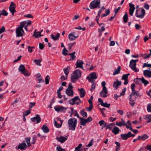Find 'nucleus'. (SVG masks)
<instances>
[{
	"label": "nucleus",
	"mask_w": 151,
	"mask_h": 151,
	"mask_svg": "<svg viewBox=\"0 0 151 151\" xmlns=\"http://www.w3.org/2000/svg\"><path fill=\"white\" fill-rule=\"evenodd\" d=\"M90 106L89 107H86V109L88 111H90L93 109V104H89Z\"/></svg>",
	"instance_id": "8fccbe9b"
},
{
	"label": "nucleus",
	"mask_w": 151,
	"mask_h": 151,
	"mask_svg": "<svg viewBox=\"0 0 151 151\" xmlns=\"http://www.w3.org/2000/svg\"><path fill=\"white\" fill-rule=\"evenodd\" d=\"M70 70V68L69 67H67L66 68L63 69V70L66 76V77H68V75L69 74Z\"/></svg>",
	"instance_id": "c756f323"
},
{
	"label": "nucleus",
	"mask_w": 151,
	"mask_h": 151,
	"mask_svg": "<svg viewBox=\"0 0 151 151\" xmlns=\"http://www.w3.org/2000/svg\"><path fill=\"white\" fill-rule=\"evenodd\" d=\"M50 77L49 76H47L45 78V84H48L49 83V80L50 79Z\"/></svg>",
	"instance_id": "bf43d9fd"
},
{
	"label": "nucleus",
	"mask_w": 151,
	"mask_h": 151,
	"mask_svg": "<svg viewBox=\"0 0 151 151\" xmlns=\"http://www.w3.org/2000/svg\"><path fill=\"white\" fill-rule=\"evenodd\" d=\"M16 33L17 37H22L23 36V34L24 33V31L23 29L18 27L16 29Z\"/></svg>",
	"instance_id": "f8f14e48"
},
{
	"label": "nucleus",
	"mask_w": 151,
	"mask_h": 151,
	"mask_svg": "<svg viewBox=\"0 0 151 151\" xmlns=\"http://www.w3.org/2000/svg\"><path fill=\"white\" fill-rule=\"evenodd\" d=\"M26 70L24 66L23 65H20L19 68V70L21 73H22L23 71Z\"/></svg>",
	"instance_id": "e433bc0d"
},
{
	"label": "nucleus",
	"mask_w": 151,
	"mask_h": 151,
	"mask_svg": "<svg viewBox=\"0 0 151 151\" xmlns=\"http://www.w3.org/2000/svg\"><path fill=\"white\" fill-rule=\"evenodd\" d=\"M85 109H82L81 111V115L83 117H86L87 116V113L86 112H84Z\"/></svg>",
	"instance_id": "a18cd8bd"
},
{
	"label": "nucleus",
	"mask_w": 151,
	"mask_h": 151,
	"mask_svg": "<svg viewBox=\"0 0 151 151\" xmlns=\"http://www.w3.org/2000/svg\"><path fill=\"white\" fill-rule=\"evenodd\" d=\"M143 74L145 76L148 78L151 77V71L146 70L143 71Z\"/></svg>",
	"instance_id": "6ab92c4d"
},
{
	"label": "nucleus",
	"mask_w": 151,
	"mask_h": 151,
	"mask_svg": "<svg viewBox=\"0 0 151 151\" xmlns=\"http://www.w3.org/2000/svg\"><path fill=\"white\" fill-rule=\"evenodd\" d=\"M60 35L59 33H57L55 36L52 34L50 36L52 39L54 40H58L60 38Z\"/></svg>",
	"instance_id": "b1692460"
},
{
	"label": "nucleus",
	"mask_w": 151,
	"mask_h": 151,
	"mask_svg": "<svg viewBox=\"0 0 151 151\" xmlns=\"http://www.w3.org/2000/svg\"><path fill=\"white\" fill-rule=\"evenodd\" d=\"M106 82L104 81H103L101 83V85L103 87V90H104V89H107L106 87L105 86Z\"/></svg>",
	"instance_id": "338daca9"
},
{
	"label": "nucleus",
	"mask_w": 151,
	"mask_h": 151,
	"mask_svg": "<svg viewBox=\"0 0 151 151\" xmlns=\"http://www.w3.org/2000/svg\"><path fill=\"white\" fill-rule=\"evenodd\" d=\"M122 82L119 81L118 80L114 82L113 86L115 88V89H116L118 88V86H120Z\"/></svg>",
	"instance_id": "4be33fe9"
},
{
	"label": "nucleus",
	"mask_w": 151,
	"mask_h": 151,
	"mask_svg": "<svg viewBox=\"0 0 151 151\" xmlns=\"http://www.w3.org/2000/svg\"><path fill=\"white\" fill-rule=\"evenodd\" d=\"M80 124L81 125L85 126L86 123H89L92 120V119L91 117H89L86 119L83 117L80 118Z\"/></svg>",
	"instance_id": "6e6552de"
},
{
	"label": "nucleus",
	"mask_w": 151,
	"mask_h": 151,
	"mask_svg": "<svg viewBox=\"0 0 151 151\" xmlns=\"http://www.w3.org/2000/svg\"><path fill=\"white\" fill-rule=\"evenodd\" d=\"M96 86L94 83H93L91 85V88L90 89V91L91 92H92L94 89L95 88Z\"/></svg>",
	"instance_id": "69168bd1"
},
{
	"label": "nucleus",
	"mask_w": 151,
	"mask_h": 151,
	"mask_svg": "<svg viewBox=\"0 0 151 151\" xmlns=\"http://www.w3.org/2000/svg\"><path fill=\"white\" fill-rule=\"evenodd\" d=\"M135 85L134 83H132L131 86V88L132 90V92L131 94L129 95V98H131V97L133 96H135V98L139 96V92L136 91L135 89Z\"/></svg>",
	"instance_id": "39448f33"
},
{
	"label": "nucleus",
	"mask_w": 151,
	"mask_h": 151,
	"mask_svg": "<svg viewBox=\"0 0 151 151\" xmlns=\"http://www.w3.org/2000/svg\"><path fill=\"white\" fill-rule=\"evenodd\" d=\"M35 102H29V109H31L35 105Z\"/></svg>",
	"instance_id": "09e8293b"
},
{
	"label": "nucleus",
	"mask_w": 151,
	"mask_h": 151,
	"mask_svg": "<svg viewBox=\"0 0 151 151\" xmlns=\"http://www.w3.org/2000/svg\"><path fill=\"white\" fill-rule=\"evenodd\" d=\"M129 10H134L135 9V7H134V5L131 3H129Z\"/></svg>",
	"instance_id": "3c124183"
},
{
	"label": "nucleus",
	"mask_w": 151,
	"mask_h": 151,
	"mask_svg": "<svg viewBox=\"0 0 151 151\" xmlns=\"http://www.w3.org/2000/svg\"><path fill=\"white\" fill-rule=\"evenodd\" d=\"M41 32H36V31H35L34 33L33 36L36 38H37L39 36H41Z\"/></svg>",
	"instance_id": "c9c22d12"
},
{
	"label": "nucleus",
	"mask_w": 151,
	"mask_h": 151,
	"mask_svg": "<svg viewBox=\"0 0 151 151\" xmlns=\"http://www.w3.org/2000/svg\"><path fill=\"white\" fill-rule=\"evenodd\" d=\"M58 120L60 121V124H59L55 120L54 121V125L57 128H59L62 126L63 123V121L61 120V119H59Z\"/></svg>",
	"instance_id": "a878e982"
},
{
	"label": "nucleus",
	"mask_w": 151,
	"mask_h": 151,
	"mask_svg": "<svg viewBox=\"0 0 151 151\" xmlns=\"http://www.w3.org/2000/svg\"><path fill=\"white\" fill-rule=\"evenodd\" d=\"M41 129L45 133H48L49 132V130L47 127L45 125L42 126L41 128Z\"/></svg>",
	"instance_id": "bb28decb"
},
{
	"label": "nucleus",
	"mask_w": 151,
	"mask_h": 151,
	"mask_svg": "<svg viewBox=\"0 0 151 151\" xmlns=\"http://www.w3.org/2000/svg\"><path fill=\"white\" fill-rule=\"evenodd\" d=\"M83 62L81 60H78L76 64L77 68H79L83 69Z\"/></svg>",
	"instance_id": "412c9836"
},
{
	"label": "nucleus",
	"mask_w": 151,
	"mask_h": 151,
	"mask_svg": "<svg viewBox=\"0 0 151 151\" xmlns=\"http://www.w3.org/2000/svg\"><path fill=\"white\" fill-rule=\"evenodd\" d=\"M32 121L36 122L37 123H38L40 122L41 120L40 116L38 114H37L36 116L31 119Z\"/></svg>",
	"instance_id": "dca6fc26"
},
{
	"label": "nucleus",
	"mask_w": 151,
	"mask_h": 151,
	"mask_svg": "<svg viewBox=\"0 0 151 151\" xmlns=\"http://www.w3.org/2000/svg\"><path fill=\"white\" fill-rule=\"evenodd\" d=\"M141 82L143 83L145 86H146L149 83V82L145 79L143 77L141 78Z\"/></svg>",
	"instance_id": "58836bf2"
},
{
	"label": "nucleus",
	"mask_w": 151,
	"mask_h": 151,
	"mask_svg": "<svg viewBox=\"0 0 151 151\" xmlns=\"http://www.w3.org/2000/svg\"><path fill=\"white\" fill-rule=\"evenodd\" d=\"M134 60L132 59L130 62L129 67L135 72L139 71V69L136 68V63L134 61Z\"/></svg>",
	"instance_id": "1a4fd4ad"
},
{
	"label": "nucleus",
	"mask_w": 151,
	"mask_h": 151,
	"mask_svg": "<svg viewBox=\"0 0 151 151\" xmlns=\"http://www.w3.org/2000/svg\"><path fill=\"white\" fill-rule=\"evenodd\" d=\"M81 76V71L79 69L74 71L71 75V81L73 83H75Z\"/></svg>",
	"instance_id": "f257e3e1"
},
{
	"label": "nucleus",
	"mask_w": 151,
	"mask_h": 151,
	"mask_svg": "<svg viewBox=\"0 0 151 151\" xmlns=\"http://www.w3.org/2000/svg\"><path fill=\"white\" fill-rule=\"evenodd\" d=\"M78 90L80 93V96L81 98L83 97L86 93V92L85 90L83 88L78 89Z\"/></svg>",
	"instance_id": "393cba45"
},
{
	"label": "nucleus",
	"mask_w": 151,
	"mask_h": 151,
	"mask_svg": "<svg viewBox=\"0 0 151 151\" xmlns=\"http://www.w3.org/2000/svg\"><path fill=\"white\" fill-rule=\"evenodd\" d=\"M147 111L149 112H151V104H149L147 106Z\"/></svg>",
	"instance_id": "680f3d73"
},
{
	"label": "nucleus",
	"mask_w": 151,
	"mask_h": 151,
	"mask_svg": "<svg viewBox=\"0 0 151 151\" xmlns=\"http://www.w3.org/2000/svg\"><path fill=\"white\" fill-rule=\"evenodd\" d=\"M141 78H137L134 80V81L137 83V84H139L141 82Z\"/></svg>",
	"instance_id": "de8ad7c7"
},
{
	"label": "nucleus",
	"mask_w": 151,
	"mask_h": 151,
	"mask_svg": "<svg viewBox=\"0 0 151 151\" xmlns=\"http://www.w3.org/2000/svg\"><path fill=\"white\" fill-rule=\"evenodd\" d=\"M68 123L69 130H75L77 123V120L76 118H72L69 119L68 121Z\"/></svg>",
	"instance_id": "f03ea898"
},
{
	"label": "nucleus",
	"mask_w": 151,
	"mask_h": 151,
	"mask_svg": "<svg viewBox=\"0 0 151 151\" xmlns=\"http://www.w3.org/2000/svg\"><path fill=\"white\" fill-rule=\"evenodd\" d=\"M55 111L58 112H65L67 109L63 106H58L54 108Z\"/></svg>",
	"instance_id": "4468645a"
},
{
	"label": "nucleus",
	"mask_w": 151,
	"mask_h": 151,
	"mask_svg": "<svg viewBox=\"0 0 151 151\" xmlns=\"http://www.w3.org/2000/svg\"><path fill=\"white\" fill-rule=\"evenodd\" d=\"M73 86L72 83H70L69 84L68 87L66 90L65 93L68 96H73L74 94V92L73 90Z\"/></svg>",
	"instance_id": "20e7f679"
},
{
	"label": "nucleus",
	"mask_w": 151,
	"mask_h": 151,
	"mask_svg": "<svg viewBox=\"0 0 151 151\" xmlns=\"http://www.w3.org/2000/svg\"><path fill=\"white\" fill-rule=\"evenodd\" d=\"M100 17V14H98V15L96 16V18L95 19V21L96 22L99 24V25L100 26H101V25L102 24H104L103 23L99 24V20Z\"/></svg>",
	"instance_id": "ea45409f"
},
{
	"label": "nucleus",
	"mask_w": 151,
	"mask_h": 151,
	"mask_svg": "<svg viewBox=\"0 0 151 151\" xmlns=\"http://www.w3.org/2000/svg\"><path fill=\"white\" fill-rule=\"evenodd\" d=\"M121 69V67L120 66H118L117 69L114 70V71L113 74V75L114 76L119 73H120Z\"/></svg>",
	"instance_id": "473e14b6"
},
{
	"label": "nucleus",
	"mask_w": 151,
	"mask_h": 151,
	"mask_svg": "<svg viewBox=\"0 0 151 151\" xmlns=\"http://www.w3.org/2000/svg\"><path fill=\"white\" fill-rule=\"evenodd\" d=\"M149 137V136L146 134H143L141 136H139L138 137V140H142L144 141Z\"/></svg>",
	"instance_id": "aec40b11"
},
{
	"label": "nucleus",
	"mask_w": 151,
	"mask_h": 151,
	"mask_svg": "<svg viewBox=\"0 0 151 151\" xmlns=\"http://www.w3.org/2000/svg\"><path fill=\"white\" fill-rule=\"evenodd\" d=\"M145 11L144 9H142L140 11L138 10L136 11L135 16L139 18H143L145 14Z\"/></svg>",
	"instance_id": "423d86ee"
},
{
	"label": "nucleus",
	"mask_w": 151,
	"mask_h": 151,
	"mask_svg": "<svg viewBox=\"0 0 151 151\" xmlns=\"http://www.w3.org/2000/svg\"><path fill=\"white\" fill-rule=\"evenodd\" d=\"M149 51H150V53L149 54H147L146 53L145 54H143L142 55V56L144 59H147L149 58L150 56H151V49L149 50Z\"/></svg>",
	"instance_id": "c85d7f7f"
},
{
	"label": "nucleus",
	"mask_w": 151,
	"mask_h": 151,
	"mask_svg": "<svg viewBox=\"0 0 151 151\" xmlns=\"http://www.w3.org/2000/svg\"><path fill=\"white\" fill-rule=\"evenodd\" d=\"M56 150L57 151H65V149L62 148L59 145L57 147Z\"/></svg>",
	"instance_id": "6e6d98bb"
},
{
	"label": "nucleus",
	"mask_w": 151,
	"mask_h": 151,
	"mask_svg": "<svg viewBox=\"0 0 151 151\" xmlns=\"http://www.w3.org/2000/svg\"><path fill=\"white\" fill-rule=\"evenodd\" d=\"M100 0H94L91 2L89 4V7L91 9L100 7L101 4Z\"/></svg>",
	"instance_id": "7ed1b4c3"
},
{
	"label": "nucleus",
	"mask_w": 151,
	"mask_h": 151,
	"mask_svg": "<svg viewBox=\"0 0 151 151\" xmlns=\"http://www.w3.org/2000/svg\"><path fill=\"white\" fill-rule=\"evenodd\" d=\"M56 138L58 141L62 143L64 142L68 139V137L66 136H60L59 137H56Z\"/></svg>",
	"instance_id": "2eb2a0df"
},
{
	"label": "nucleus",
	"mask_w": 151,
	"mask_h": 151,
	"mask_svg": "<svg viewBox=\"0 0 151 151\" xmlns=\"http://www.w3.org/2000/svg\"><path fill=\"white\" fill-rule=\"evenodd\" d=\"M34 62L37 64V65L39 66H41V64L40 63L41 62V61L40 60H34Z\"/></svg>",
	"instance_id": "864d4df0"
},
{
	"label": "nucleus",
	"mask_w": 151,
	"mask_h": 151,
	"mask_svg": "<svg viewBox=\"0 0 151 151\" xmlns=\"http://www.w3.org/2000/svg\"><path fill=\"white\" fill-rule=\"evenodd\" d=\"M110 104H108L106 102L105 103H104V102L102 104H101V105L104 107H107V108H109V107L110 106Z\"/></svg>",
	"instance_id": "4d7b16f0"
},
{
	"label": "nucleus",
	"mask_w": 151,
	"mask_h": 151,
	"mask_svg": "<svg viewBox=\"0 0 151 151\" xmlns=\"http://www.w3.org/2000/svg\"><path fill=\"white\" fill-rule=\"evenodd\" d=\"M81 102V100L78 96L75 97L69 101V103L71 105H74L75 104L78 105Z\"/></svg>",
	"instance_id": "0eeeda50"
},
{
	"label": "nucleus",
	"mask_w": 151,
	"mask_h": 151,
	"mask_svg": "<svg viewBox=\"0 0 151 151\" xmlns=\"http://www.w3.org/2000/svg\"><path fill=\"white\" fill-rule=\"evenodd\" d=\"M0 12L1 15L4 16H6L8 15V13L4 10H3Z\"/></svg>",
	"instance_id": "13d9d810"
},
{
	"label": "nucleus",
	"mask_w": 151,
	"mask_h": 151,
	"mask_svg": "<svg viewBox=\"0 0 151 151\" xmlns=\"http://www.w3.org/2000/svg\"><path fill=\"white\" fill-rule=\"evenodd\" d=\"M27 146L25 142L19 144L18 146V149H20L24 150H26L27 148Z\"/></svg>",
	"instance_id": "f3484780"
},
{
	"label": "nucleus",
	"mask_w": 151,
	"mask_h": 151,
	"mask_svg": "<svg viewBox=\"0 0 151 151\" xmlns=\"http://www.w3.org/2000/svg\"><path fill=\"white\" fill-rule=\"evenodd\" d=\"M25 25V23L23 22H22L20 23V26L18 27L23 29V28Z\"/></svg>",
	"instance_id": "774afa93"
},
{
	"label": "nucleus",
	"mask_w": 151,
	"mask_h": 151,
	"mask_svg": "<svg viewBox=\"0 0 151 151\" xmlns=\"http://www.w3.org/2000/svg\"><path fill=\"white\" fill-rule=\"evenodd\" d=\"M130 133L129 132L126 134H121L120 135V136L122 139L124 140H126L128 138H129V134Z\"/></svg>",
	"instance_id": "5701e85b"
},
{
	"label": "nucleus",
	"mask_w": 151,
	"mask_h": 151,
	"mask_svg": "<svg viewBox=\"0 0 151 151\" xmlns=\"http://www.w3.org/2000/svg\"><path fill=\"white\" fill-rule=\"evenodd\" d=\"M97 78L96 74L95 72H93L90 73L89 75L87 76V79L89 80V81L91 83H93V80L96 79Z\"/></svg>",
	"instance_id": "9d476101"
},
{
	"label": "nucleus",
	"mask_w": 151,
	"mask_h": 151,
	"mask_svg": "<svg viewBox=\"0 0 151 151\" xmlns=\"http://www.w3.org/2000/svg\"><path fill=\"white\" fill-rule=\"evenodd\" d=\"M125 126H126V127L127 129H129L130 130V129L132 128L131 126V123L130 121L128 120L126 123L125 122Z\"/></svg>",
	"instance_id": "2f4dec72"
},
{
	"label": "nucleus",
	"mask_w": 151,
	"mask_h": 151,
	"mask_svg": "<svg viewBox=\"0 0 151 151\" xmlns=\"http://www.w3.org/2000/svg\"><path fill=\"white\" fill-rule=\"evenodd\" d=\"M114 123L111 124H109L106 126V129H109L110 130H111L112 129V126L114 125Z\"/></svg>",
	"instance_id": "c03bdc74"
},
{
	"label": "nucleus",
	"mask_w": 151,
	"mask_h": 151,
	"mask_svg": "<svg viewBox=\"0 0 151 151\" xmlns=\"http://www.w3.org/2000/svg\"><path fill=\"white\" fill-rule=\"evenodd\" d=\"M15 4L13 2H11V4L9 7V10L12 12V14L14 16V13L16 12L15 9Z\"/></svg>",
	"instance_id": "ddd939ff"
},
{
	"label": "nucleus",
	"mask_w": 151,
	"mask_h": 151,
	"mask_svg": "<svg viewBox=\"0 0 151 151\" xmlns=\"http://www.w3.org/2000/svg\"><path fill=\"white\" fill-rule=\"evenodd\" d=\"M130 100V101L129 102V104L130 105L133 106L135 104V102L134 101V100L133 99V98L132 97H131V98H129Z\"/></svg>",
	"instance_id": "37998d69"
},
{
	"label": "nucleus",
	"mask_w": 151,
	"mask_h": 151,
	"mask_svg": "<svg viewBox=\"0 0 151 151\" xmlns=\"http://www.w3.org/2000/svg\"><path fill=\"white\" fill-rule=\"evenodd\" d=\"M120 131L119 129L117 127H115L112 130V132L114 134H117Z\"/></svg>",
	"instance_id": "cd10ccee"
},
{
	"label": "nucleus",
	"mask_w": 151,
	"mask_h": 151,
	"mask_svg": "<svg viewBox=\"0 0 151 151\" xmlns=\"http://www.w3.org/2000/svg\"><path fill=\"white\" fill-rule=\"evenodd\" d=\"M31 113V111L30 109L24 112L23 113V116H27Z\"/></svg>",
	"instance_id": "603ef678"
},
{
	"label": "nucleus",
	"mask_w": 151,
	"mask_h": 151,
	"mask_svg": "<svg viewBox=\"0 0 151 151\" xmlns=\"http://www.w3.org/2000/svg\"><path fill=\"white\" fill-rule=\"evenodd\" d=\"M75 32H73L69 34L68 35V39L70 41L74 40L78 37V35H75Z\"/></svg>",
	"instance_id": "9b49d317"
},
{
	"label": "nucleus",
	"mask_w": 151,
	"mask_h": 151,
	"mask_svg": "<svg viewBox=\"0 0 151 151\" xmlns=\"http://www.w3.org/2000/svg\"><path fill=\"white\" fill-rule=\"evenodd\" d=\"M75 52H74L72 53L68 54L70 56V60H73L76 58V56L75 55Z\"/></svg>",
	"instance_id": "79ce46f5"
},
{
	"label": "nucleus",
	"mask_w": 151,
	"mask_h": 151,
	"mask_svg": "<svg viewBox=\"0 0 151 151\" xmlns=\"http://www.w3.org/2000/svg\"><path fill=\"white\" fill-rule=\"evenodd\" d=\"M116 125L117 126L120 127H121L122 126H125V122L123 121V122H116Z\"/></svg>",
	"instance_id": "a19ab883"
},
{
	"label": "nucleus",
	"mask_w": 151,
	"mask_h": 151,
	"mask_svg": "<svg viewBox=\"0 0 151 151\" xmlns=\"http://www.w3.org/2000/svg\"><path fill=\"white\" fill-rule=\"evenodd\" d=\"M22 73L25 76L28 77L30 76V74L29 72L26 69L23 71Z\"/></svg>",
	"instance_id": "f704fd0d"
},
{
	"label": "nucleus",
	"mask_w": 151,
	"mask_h": 151,
	"mask_svg": "<svg viewBox=\"0 0 151 151\" xmlns=\"http://www.w3.org/2000/svg\"><path fill=\"white\" fill-rule=\"evenodd\" d=\"M30 138L28 137L25 139V141L27 142L28 147H30L31 146V145L30 144Z\"/></svg>",
	"instance_id": "49530a36"
},
{
	"label": "nucleus",
	"mask_w": 151,
	"mask_h": 151,
	"mask_svg": "<svg viewBox=\"0 0 151 151\" xmlns=\"http://www.w3.org/2000/svg\"><path fill=\"white\" fill-rule=\"evenodd\" d=\"M146 67L151 68V64H148L146 63H144L142 66V67L145 68Z\"/></svg>",
	"instance_id": "e2e57ef3"
},
{
	"label": "nucleus",
	"mask_w": 151,
	"mask_h": 151,
	"mask_svg": "<svg viewBox=\"0 0 151 151\" xmlns=\"http://www.w3.org/2000/svg\"><path fill=\"white\" fill-rule=\"evenodd\" d=\"M128 19V14L127 12H126L123 17V19L124 22L126 23L127 22Z\"/></svg>",
	"instance_id": "72a5a7b5"
},
{
	"label": "nucleus",
	"mask_w": 151,
	"mask_h": 151,
	"mask_svg": "<svg viewBox=\"0 0 151 151\" xmlns=\"http://www.w3.org/2000/svg\"><path fill=\"white\" fill-rule=\"evenodd\" d=\"M68 52V51L66 49V48H64L63 50H62V54L64 55L65 56L67 55Z\"/></svg>",
	"instance_id": "5fc2aeb1"
},
{
	"label": "nucleus",
	"mask_w": 151,
	"mask_h": 151,
	"mask_svg": "<svg viewBox=\"0 0 151 151\" xmlns=\"http://www.w3.org/2000/svg\"><path fill=\"white\" fill-rule=\"evenodd\" d=\"M37 139V136L36 135H34L32 138V144H34L35 143L36 139Z\"/></svg>",
	"instance_id": "052dcab7"
},
{
	"label": "nucleus",
	"mask_w": 151,
	"mask_h": 151,
	"mask_svg": "<svg viewBox=\"0 0 151 151\" xmlns=\"http://www.w3.org/2000/svg\"><path fill=\"white\" fill-rule=\"evenodd\" d=\"M108 94L107 89H104V90H103V89L102 91L100 93V94L102 97L105 98L108 96Z\"/></svg>",
	"instance_id": "a211bd4d"
},
{
	"label": "nucleus",
	"mask_w": 151,
	"mask_h": 151,
	"mask_svg": "<svg viewBox=\"0 0 151 151\" xmlns=\"http://www.w3.org/2000/svg\"><path fill=\"white\" fill-rule=\"evenodd\" d=\"M115 143L116 145V151H119L120 150V147L121 145L120 143L118 142H115Z\"/></svg>",
	"instance_id": "4c0bfd02"
},
{
	"label": "nucleus",
	"mask_w": 151,
	"mask_h": 151,
	"mask_svg": "<svg viewBox=\"0 0 151 151\" xmlns=\"http://www.w3.org/2000/svg\"><path fill=\"white\" fill-rule=\"evenodd\" d=\"M145 148L149 151H151V145H147Z\"/></svg>",
	"instance_id": "0e129e2a"
},
{
	"label": "nucleus",
	"mask_w": 151,
	"mask_h": 151,
	"mask_svg": "<svg viewBox=\"0 0 151 151\" xmlns=\"http://www.w3.org/2000/svg\"><path fill=\"white\" fill-rule=\"evenodd\" d=\"M144 118L145 120H149L147 121V123H149L151 122V115H146Z\"/></svg>",
	"instance_id": "7c9ffc66"
}]
</instances>
